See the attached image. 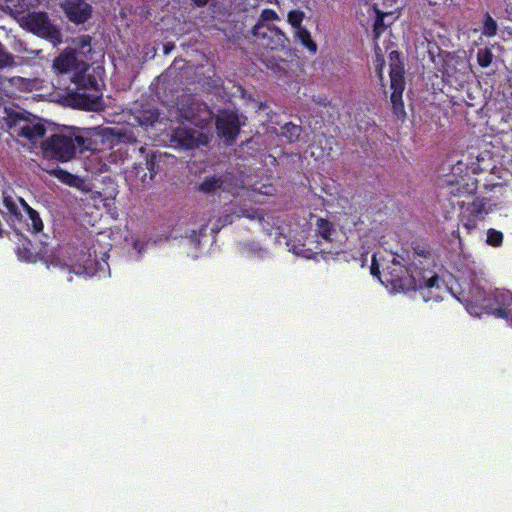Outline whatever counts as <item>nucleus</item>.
Segmentation results:
<instances>
[{
  "instance_id": "obj_1",
  "label": "nucleus",
  "mask_w": 512,
  "mask_h": 512,
  "mask_svg": "<svg viewBox=\"0 0 512 512\" xmlns=\"http://www.w3.org/2000/svg\"><path fill=\"white\" fill-rule=\"evenodd\" d=\"M2 204L6 211L0 210V213L13 229L27 231L31 234L42 232L44 224L39 213L30 207L23 198H14L4 191Z\"/></svg>"
},
{
  "instance_id": "obj_2",
  "label": "nucleus",
  "mask_w": 512,
  "mask_h": 512,
  "mask_svg": "<svg viewBox=\"0 0 512 512\" xmlns=\"http://www.w3.org/2000/svg\"><path fill=\"white\" fill-rule=\"evenodd\" d=\"M91 140L80 135L55 133L41 143V150L46 158L68 162L77 153L90 149Z\"/></svg>"
},
{
  "instance_id": "obj_3",
  "label": "nucleus",
  "mask_w": 512,
  "mask_h": 512,
  "mask_svg": "<svg viewBox=\"0 0 512 512\" xmlns=\"http://www.w3.org/2000/svg\"><path fill=\"white\" fill-rule=\"evenodd\" d=\"M404 273L403 276H392L391 284L394 288L402 292L421 291L426 302L430 300L438 301L442 298L439 295L440 278L438 275L421 276V272L417 269L411 272L405 269Z\"/></svg>"
},
{
  "instance_id": "obj_4",
  "label": "nucleus",
  "mask_w": 512,
  "mask_h": 512,
  "mask_svg": "<svg viewBox=\"0 0 512 512\" xmlns=\"http://www.w3.org/2000/svg\"><path fill=\"white\" fill-rule=\"evenodd\" d=\"M502 290L496 289L493 293L487 294L478 284L472 283L468 289L461 287L459 294H454V296L465 306L470 315L479 317L482 314H489L496 317L500 305L496 303L495 296L498 291Z\"/></svg>"
},
{
  "instance_id": "obj_5",
  "label": "nucleus",
  "mask_w": 512,
  "mask_h": 512,
  "mask_svg": "<svg viewBox=\"0 0 512 512\" xmlns=\"http://www.w3.org/2000/svg\"><path fill=\"white\" fill-rule=\"evenodd\" d=\"M6 114V124L11 134L25 138L31 143H36L44 137L46 128L38 119H30L18 112H7Z\"/></svg>"
},
{
  "instance_id": "obj_6",
  "label": "nucleus",
  "mask_w": 512,
  "mask_h": 512,
  "mask_svg": "<svg viewBox=\"0 0 512 512\" xmlns=\"http://www.w3.org/2000/svg\"><path fill=\"white\" fill-rule=\"evenodd\" d=\"M162 155L156 152L147 154L143 162L135 163L129 172V178L134 182L136 189H146L151 186L154 177L160 171Z\"/></svg>"
},
{
  "instance_id": "obj_7",
  "label": "nucleus",
  "mask_w": 512,
  "mask_h": 512,
  "mask_svg": "<svg viewBox=\"0 0 512 512\" xmlns=\"http://www.w3.org/2000/svg\"><path fill=\"white\" fill-rule=\"evenodd\" d=\"M251 32L257 46L264 50H283L290 43L286 34L277 26H253Z\"/></svg>"
},
{
  "instance_id": "obj_8",
  "label": "nucleus",
  "mask_w": 512,
  "mask_h": 512,
  "mask_svg": "<svg viewBox=\"0 0 512 512\" xmlns=\"http://www.w3.org/2000/svg\"><path fill=\"white\" fill-rule=\"evenodd\" d=\"M24 26L33 34L51 41H59L61 33L50 21L46 12H32L24 19Z\"/></svg>"
},
{
  "instance_id": "obj_9",
  "label": "nucleus",
  "mask_w": 512,
  "mask_h": 512,
  "mask_svg": "<svg viewBox=\"0 0 512 512\" xmlns=\"http://www.w3.org/2000/svg\"><path fill=\"white\" fill-rule=\"evenodd\" d=\"M461 211L459 213V221L466 229L467 233H471L478 226V223L485 219L488 214L486 209V199L476 197L472 202L465 204L458 203Z\"/></svg>"
},
{
  "instance_id": "obj_10",
  "label": "nucleus",
  "mask_w": 512,
  "mask_h": 512,
  "mask_svg": "<svg viewBox=\"0 0 512 512\" xmlns=\"http://www.w3.org/2000/svg\"><path fill=\"white\" fill-rule=\"evenodd\" d=\"M390 88L392 90L390 100L394 115L398 118H405L406 112L403 103V92L405 89L404 69L402 65H391Z\"/></svg>"
},
{
  "instance_id": "obj_11",
  "label": "nucleus",
  "mask_w": 512,
  "mask_h": 512,
  "mask_svg": "<svg viewBox=\"0 0 512 512\" xmlns=\"http://www.w3.org/2000/svg\"><path fill=\"white\" fill-rule=\"evenodd\" d=\"M240 121L235 112H223L216 120V129L218 135L223 138L227 145L235 143L240 133Z\"/></svg>"
},
{
  "instance_id": "obj_12",
  "label": "nucleus",
  "mask_w": 512,
  "mask_h": 512,
  "mask_svg": "<svg viewBox=\"0 0 512 512\" xmlns=\"http://www.w3.org/2000/svg\"><path fill=\"white\" fill-rule=\"evenodd\" d=\"M69 104L76 109L84 111L98 112L103 110L104 102L101 92L88 93L86 90L82 92H72L67 98Z\"/></svg>"
},
{
  "instance_id": "obj_13",
  "label": "nucleus",
  "mask_w": 512,
  "mask_h": 512,
  "mask_svg": "<svg viewBox=\"0 0 512 512\" xmlns=\"http://www.w3.org/2000/svg\"><path fill=\"white\" fill-rule=\"evenodd\" d=\"M172 140L184 149H193L207 143V136L192 128L178 127L172 133Z\"/></svg>"
},
{
  "instance_id": "obj_14",
  "label": "nucleus",
  "mask_w": 512,
  "mask_h": 512,
  "mask_svg": "<svg viewBox=\"0 0 512 512\" xmlns=\"http://www.w3.org/2000/svg\"><path fill=\"white\" fill-rule=\"evenodd\" d=\"M34 86V80L29 78L0 75V92L9 98L17 97L19 92H31Z\"/></svg>"
},
{
  "instance_id": "obj_15",
  "label": "nucleus",
  "mask_w": 512,
  "mask_h": 512,
  "mask_svg": "<svg viewBox=\"0 0 512 512\" xmlns=\"http://www.w3.org/2000/svg\"><path fill=\"white\" fill-rule=\"evenodd\" d=\"M63 9L67 18L75 24H83L92 16V7L84 0H65Z\"/></svg>"
},
{
  "instance_id": "obj_16",
  "label": "nucleus",
  "mask_w": 512,
  "mask_h": 512,
  "mask_svg": "<svg viewBox=\"0 0 512 512\" xmlns=\"http://www.w3.org/2000/svg\"><path fill=\"white\" fill-rule=\"evenodd\" d=\"M159 111L154 106L145 103L140 104L139 108H135L133 112L134 119L140 126H153L159 119Z\"/></svg>"
},
{
  "instance_id": "obj_17",
  "label": "nucleus",
  "mask_w": 512,
  "mask_h": 512,
  "mask_svg": "<svg viewBox=\"0 0 512 512\" xmlns=\"http://www.w3.org/2000/svg\"><path fill=\"white\" fill-rule=\"evenodd\" d=\"M495 301L500 305V308L497 309L496 317L505 319L512 325V293L505 289L498 291Z\"/></svg>"
},
{
  "instance_id": "obj_18",
  "label": "nucleus",
  "mask_w": 512,
  "mask_h": 512,
  "mask_svg": "<svg viewBox=\"0 0 512 512\" xmlns=\"http://www.w3.org/2000/svg\"><path fill=\"white\" fill-rule=\"evenodd\" d=\"M237 218L245 217L251 220H257L263 229L269 231L270 229L265 225L269 224V219L272 218L271 215L264 212L262 209H241L240 214L236 215Z\"/></svg>"
},
{
  "instance_id": "obj_19",
  "label": "nucleus",
  "mask_w": 512,
  "mask_h": 512,
  "mask_svg": "<svg viewBox=\"0 0 512 512\" xmlns=\"http://www.w3.org/2000/svg\"><path fill=\"white\" fill-rule=\"evenodd\" d=\"M372 9L376 14V18L373 23V38L378 40L387 28V25L384 22V18L389 14L379 10L376 5H374Z\"/></svg>"
},
{
  "instance_id": "obj_20",
  "label": "nucleus",
  "mask_w": 512,
  "mask_h": 512,
  "mask_svg": "<svg viewBox=\"0 0 512 512\" xmlns=\"http://www.w3.org/2000/svg\"><path fill=\"white\" fill-rule=\"evenodd\" d=\"M223 179L217 175L206 177L198 186V190L210 194L220 189L223 185Z\"/></svg>"
},
{
  "instance_id": "obj_21",
  "label": "nucleus",
  "mask_w": 512,
  "mask_h": 512,
  "mask_svg": "<svg viewBox=\"0 0 512 512\" xmlns=\"http://www.w3.org/2000/svg\"><path fill=\"white\" fill-rule=\"evenodd\" d=\"M281 129V136L286 138L289 143L297 142L303 131L300 125L292 122L285 123Z\"/></svg>"
},
{
  "instance_id": "obj_22",
  "label": "nucleus",
  "mask_w": 512,
  "mask_h": 512,
  "mask_svg": "<svg viewBox=\"0 0 512 512\" xmlns=\"http://www.w3.org/2000/svg\"><path fill=\"white\" fill-rule=\"evenodd\" d=\"M296 38L301 44L309 50V52L315 54L317 52V44L312 40L311 34L304 26L295 30Z\"/></svg>"
},
{
  "instance_id": "obj_23",
  "label": "nucleus",
  "mask_w": 512,
  "mask_h": 512,
  "mask_svg": "<svg viewBox=\"0 0 512 512\" xmlns=\"http://www.w3.org/2000/svg\"><path fill=\"white\" fill-rule=\"evenodd\" d=\"M75 83L79 90L90 89L94 92H101L99 89L98 81L93 75L78 76L75 80Z\"/></svg>"
},
{
  "instance_id": "obj_24",
  "label": "nucleus",
  "mask_w": 512,
  "mask_h": 512,
  "mask_svg": "<svg viewBox=\"0 0 512 512\" xmlns=\"http://www.w3.org/2000/svg\"><path fill=\"white\" fill-rule=\"evenodd\" d=\"M16 254L20 260L28 263H34L37 260V255L33 251L30 241H26L22 245H19L17 247Z\"/></svg>"
},
{
  "instance_id": "obj_25",
  "label": "nucleus",
  "mask_w": 512,
  "mask_h": 512,
  "mask_svg": "<svg viewBox=\"0 0 512 512\" xmlns=\"http://www.w3.org/2000/svg\"><path fill=\"white\" fill-rule=\"evenodd\" d=\"M260 60L265 64V66L275 72L276 74H283L285 72V69L283 67V60L277 59L274 56H265L263 52L260 54Z\"/></svg>"
},
{
  "instance_id": "obj_26",
  "label": "nucleus",
  "mask_w": 512,
  "mask_h": 512,
  "mask_svg": "<svg viewBox=\"0 0 512 512\" xmlns=\"http://www.w3.org/2000/svg\"><path fill=\"white\" fill-rule=\"evenodd\" d=\"M317 232L325 240H330L332 233L335 231L333 224L324 218L317 220Z\"/></svg>"
},
{
  "instance_id": "obj_27",
  "label": "nucleus",
  "mask_w": 512,
  "mask_h": 512,
  "mask_svg": "<svg viewBox=\"0 0 512 512\" xmlns=\"http://www.w3.org/2000/svg\"><path fill=\"white\" fill-rule=\"evenodd\" d=\"M52 176L56 177L58 180H60L62 183L67 185H74L76 181V176L72 173L68 172L67 170H64L60 167H57L55 169H52L49 172Z\"/></svg>"
},
{
  "instance_id": "obj_28",
  "label": "nucleus",
  "mask_w": 512,
  "mask_h": 512,
  "mask_svg": "<svg viewBox=\"0 0 512 512\" xmlns=\"http://www.w3.org/2000/svg\"><path fill=\"white\" fill-rule=\"evenodd\" d=\"M279 20L277 12L273 9H263L257 23L254 26H274L268 22Z\"/></svg>"
},
{
  "instance_id": "obj_29",
  "label": "nucleus",
  "mask_w": 512,
  "mask_h": 512,
  "mask_svg": "<svg viewBox=\"0 0 512 512\" xmlns=\"http://www.w3.org/2000/svg\"><path fill=\"white\" fill-rule=\"evenodd\" d=\"M304 17L305 14L302 10H291L288 12L287 21L296 30L303 27L302 22Z\"/></svg>"
},
{
  "instance_id": "obj_30",
  "label": "nucleus",
  "mask_w": 512,
  "mask_h": 512,
  "mask_svg": "<svg viewBox=\"0 0 512 512\" xmlns=\"http://www.w3.org/2000/svg\"><path fill=\"white\" fill-rule=\"evenodd\" d=\"M413 254L415 256L427 259L431 257V249L428 244L415 241L412 243Z\"/></svg>"
},
{
  "instance_id": "obj_31",
  "label": "nucleus",
  "mask_w": 512,
  "mask_h": 512,
  "mask_svg": "<svg viewBox=\"0 0 512 512\" xmlns=\"http://www.w3.org/2000/svg\"><path fill=\"white\" fill-rule=\"evenodd\" d=\"M487 244L492 247H499L503 243V233L493 228L487 231Z\"/></svg>"
},
{
  "instance_id": "obj_32",
  "label": "nucleus",
  "mask_w": 512,
  "mask_h": 512,
  "mask_svg": "<svg viewBox=\"0 0 512 512\" xmlns=\"http://www.w3.org/2000/svg\"><path fill=\"white\" fill-rule=\"evenodd\" d=\"M497 27V22L489 14H486L483 25V34L487 37H493L497 34Z\"/></svg>"
},
{
  "instance_id": "obj_33",
  "label": "nucleus",
  "mask_w": 512,
  "mask_h": 512,
  "mask_svg": "<svg viewBox=\"0 0 512 512\" xmlns=\"http://www.w3.org/2000/svg\"><path fill=\"white\" fill-rule=\"evenodd\" d=\"M72 66V60L69 57H58L54 61V67L60 72V73H66L70 70Z\"/></svg>"
},
{
  "instance_id": "obj_34",
  "label": "nucleus",
  "mask_w": 512,
  "mask_h": 512,
  "mask_svg": "<svg viewBox=\"0 0 512 512\" xmlns=\"http://www.w3.org/2000/svg\"><path fill=\"white\" fill-rule=\"evenodd\" d=\"M478 64L482 68L488 67L492 62V53L486 49L484 52H479L477 56Z\"/></svg>"
},
{
  "instance_id": "obj_35",
  "label": "nucleus",
  "mask_w": 512,
  "mask_h": 512,
  "mask_svg": "<svg viewBox=\"0 0 512 512\" xmlns=\"http://www.w3.org/2000/svg\"><path fill=\"white\" fill-rule=\"evenodd\" d=\"M234 217H236L234 214H225L219 219V222H221V226H225L227 224H231Z\"/></svg>"
},
{
  "instance_id": "obj_36",
  "label": "nucleus",
  "mask_w": 512,
  "mask_h": 512,
  "mask_svg": "<svg viewBox=\"0 0 512 512\" xmlns=\"http://www.w3.org/2000/svg\"><path fill=\"white\" fill-rule=\"evenodd\" d=\"M378 273H379V270H378V266H377V263H376L375 255H373V257H372V265H371V274L376 276V275H378Z\"/></svg>"
},
{
  "instance_id": "obj_37",
  "label": "nucleus",
  "mask_w": 512,
  "mask_h": 512,
  "mask_svg": "<svg viewBox=\"0 0 512 512\" xmlns=\"http://www.w3.org/2000/svg\"><path fill=\"white\" fill-rule=\"evenodd\" d=\"M193 4L197 7H205L210 0H191Z\"/></svg>"
},
{
  "instance_id": "obj_38",
  "label": "nucleus",
  "mask_w": 512,
  "mask_h": 512,
  "mask_svg": "<svg viewBox=\"0 0 512 512\" xmlns=\"http://www.w3.org/2000/svg\"><path fill=\"white\" fill-rule=\"evenodd\" d=\"M174 45L173 44H167L164 46V53L165 54H168L172 49H173Z\"/></svg>"
},
{
  "instance_id": "obj_39",
  "label": "nucleus",
  "mask_w": 512,
  "mask_h": 512,
  "mask_svg": "<svg viewBox=\"0 0 512 512\" xmlns=\"http://www.w3.org/2000/svg\"><path fill=\"white\" fill-rule=\"evenodd\" d=\"M90 41H91L90 36H85V37H83V39H82L83 45H82V46H84V45H86V44H87V45H89V44H90Z\"/></svg>"
},
{
  "instance_id": "obj_40",
  "label": "nucleus",
  "mask_w": 512,
  "mask_h": 512,
  "mask_svg": "<svg viewBox=\"0 0 512 512\" xmlns=\"http://www.w3.org/2000/svg\"><path fill=\"white\" fill-rule=\"evenodd\" d=\"M452 234H453V236L457 237L459 239V241L461 242L459 230L453 231Z\"/></svg>"
},
{
  "instance_id": "obj_41",
  "label": "nucleus",
  "mask_w": 512,
  "mask_h": 512,
  "mask_svg": "<svg viewBox=\"0 0 512 512\" xmlns=\"http://www.w3.org/2000/svg\"><path fill=\"white\" fill-rule=\"evenodd\" d=\"M139 150H140L141 153H144L145 152V147L141 146Z\"/></svg>"
},
{
  "instance_id": "obj_42",
  "label": "nucleus",
  "mask_w": 512,
  "mask_h": 512,
  "mask_svg": "<svg viewBox=\"0 0 512 512\" xmlns=\"http://www.w3.org/2000/svg\"><path fill=\"white\" fill-rule=\"evenodd\" d=\"M442 74H444V75H449L448 71H447V70H444V69L442 70Z\"/></svg>"
}]
</instances>
